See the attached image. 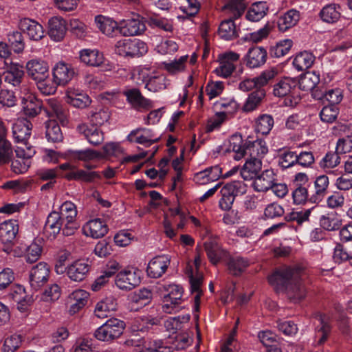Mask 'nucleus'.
<instances>
[{
  "label": "nucleus",
  "mask_w": 352,
  "mask_h": 352,
  "mask_svg": "<svg viewBox=\"0 0 352 352\" xmlns=\"http://www.w3.org/2000/svg\"><path fill=\"white\" fill-rule=\"evenodd\" d=\"M302 270L300 267H283L268 277V281L276 292H283L296 303L305 298L306 289L301 280Z\"/></svg>",
  "instance_id": "obj_1"
},
{
  "label": "nucleus",
  "mask_w": 352,
  "mask_h": 352,
  "mask_svg": "<svg viewBox=\"0 0 352 352\" xmlns=\"http://www.w3.org/2000/svg\"><path fill=\"white\" fill-rule=\"evenodd\" d=\"M43 109L50 118L56 117L61 123L67 120V110L56 100L48 99L45 105L42 100L34 96H29L24 102L23 111L25 116L34 118Z\"/></svg>",
  "instance_id": "obj_2"
},
{
  "label": "nucleus",
  "mask_w": 352,
  "mask_h": 352,
  "mask_svg": "<svg viewBox=\"0 0 352 352\" xmlns=\"http://www.w3.org/2000/svg\"><path fill=\"white\" fill-rule=\"evenodd\" d=\"M247 191V185L242 181H232L226 184L221 190L222 197L219 200V207L226 211L232 208L235 197L243 195Z\"/></svg>",
  "instance_id": "obj_3"
},
{
  "label": "nucleus",
  "mask_w": 352,
  "mask_h": 352,
  "mask_svg": "<svg viewBox=\"0 0 352 352\" xmlns=\"http://www.w3.org/2000/svg\"><path fill=\"white\" fill-rule=\"evenodd\" d=\"M115 51L120 56L139 57L147 52V45L138 39L124 38L117 41Z\"/></svg>",
  "instance_id": "obj_4"
},
{
  "label": "nucleus",
  "mask_w": 352,
  "mask_h": 352,
  "mask_svg": "<svg viewBox=\"0 0 352 352\" xmlns=\"http://www.w3.org/2000/svg\"><path fill=\"white\" fill-rule=\"evenodd\" d=\"M298 83L296 80L290 78H284L274 86V94L278 97H285V104L289 106H295L300 99L293 96Z\"/></svg>",
  "instance_id": "obj_5"
},
{
  "label": "nucleus",
  "mask_w": 352,
  "mask_h": 352,
  "mask_svg": "<svg viewBox=\"0 0 352 352\" xmlns=\"http://www.w3.org/2000/svg\"><path fill=\"white\" fill-rule=\"evenodd\" d=\"M141 282L140 272L133 267L120 271L116 276V286L122 290H131Z\"/></svg>",
  "instance_id": "obj_6"
},
{
  "label": "nucleus",
  "mask_w": 352,
  "mask_h": 352,
  "mask_svg": "<svg viewBox=\"0 0 352 352\" xmlns=\"http://www.w3.org/2000/svg\"><path fill=\"white\" fill-rule=\"evenodd\" d=\"M277 74L275 68L263 71L258 76L252 79H245L240 82L239 89L243 91H249L253 89H257L267 85Z\"/></svg>",
  "instance_id": "obj_7"
},
{
  "label": "nucleus",
  "mask_w": 352,
  "mask_h": 352,
  "mask_svg": "<svg viewBox=\"0 0 352 352\" xmlns=\"http://www.w3.org/2000/svg\"><path fill=\"white\" fill-rule=\"evenodd\" d=\"M143 19L136 14L131 19L120 22V34L124 36H132L142 34L146 30Z\"/></svg>",
  "instance_id": "obj_8"
},
{
  "label": "nucleus",
  "mask_w": 352,
  "mask_h": 352,
  "mask_svg": "<svg viewBox=\"0 0 352 352\" xmlns=\"http://www.w3.org/2000/svg\"><path fill=\"white\" fill-rule=\"evenodd\" d=\"M267 152L268 148L266 143L261 139L256 138L254 140L249 135L245 140L244 157L248 155V157L261 160Z\"/></svg>",
  "instance_id": "obj_9"
},
{
  "label": "nucleus",
  "mask_w": 352,
  "mask_h": 352,
  "mask_svg": "<svg viewBox=\"0 0 352 352\" xmlns=\"http://www.w3.org/2000/svg\"><path fill=\"white\" fill-rule=\"evenodd\" d=\"M239 59V54L233 52L219 55V66L215 69V73L223 78L229 77L236 68L234 63Z\"/></svg>",
  "instance_id": "obj_10"
},
{
  "label": "nucleus",
  "mask_w": 352,
  "mask_h": 352,
  "mask_svg": "<svg viewBox=\"0 0 352 352\" xmlns=\"http://www.w3.org/2000/svg\"><path fill=\"white\" fill-rule=\"evenodd\" d=\"M25 69L28 76L33 80H41L50 76L47 62L41 59H32L26 63Z\"/></svg>",
  "instance_id": "obj_11"
},
{
  "label": "nucleus",
  "mask_w": 352,
  "mask_h": 352,
  "mask_svg": "<svg viewBox=\"0 0 352 352\" xmlns=\"http://www.w3.org/2000/svg\"><path fill=\"white\" fill-rule=\"evenodd\" d=\"M50 275V268L46 263L41 262L33 267L30 273V283L31 287L38 290L47 281Z\"/></svg>",
  "instance_id": "obj_12"
},
{
  "label": "nucleus",
  "mask_w": 352,
  "mask_h": 352,
  "mask_svg": "<svg viewBox=\"0 0 352 352\" xmlns=\"http://www.w3.org/2000/svg\"><path fill=\"white\" fill-rule=\"evenodd\" d=\"M319 321L315 329L314 342L316 345H323L328 340L332 329L331 324V318L326 314H319L317 316Z\"/></svg>",
  "instance_id": "obj_13"
},
{
  "label": "nucleus",
  "mask_w": 352,
  "mask_h": 352,
  "mask_svg": "<svg viewBox=\"0 0 352 352\" xmlns=\"http://www.w3.org/2000/svg\"><path fill=\"white\" fill-rule=\"evenodd\" d=\"M18 27L31 40L39 41L45 36L43 26L35 20L23 18L19 21Z\"/></svg>",
  "instance_id": "obj_14"
},
{
  "label": "nucleus",
  "mask_w": 352,
  "mask_h": 352,
  "mask_svg": "<svg viewBox=\"0 0 352 352\" xmlns=\"http://www.w3.org/2000/svg\"><path fill=\"white\" fill-rule=\"evenodd\" d=\"M5 64L6 67L3 74L5 82L14 87H19L24 76L23 67L12 63L10 59L6 60Z\"/></svg>",
  "instance_id": "obj_15"
},
{
  "label": "nucleus",
  "mask_w": 352,
  "mask_h": 352,
  "mask_svg": "<svg viewBox=\"0 0 352 352\" xmlns=\"http://www.w3.org/2000/svg\"><path fill=\"white\" fill-rule=\"evenodd\" d=\"M90 270L91 265L87 261L76 260L67 267L66 273L72 280L81 282L86 278Z\"/></svg>",
  "instance_id": "obj_16"
},
{
  "label": "nucleus",
  "mask_w": 352,
  "mask_h": 352,
  "mask_svg": "<svg viewBox=\"0 0 352 352\" xmlns=\"http://www.w3.org/2000/svg\"><path fill=\"white\" fill-rule=\"evenodd\" d=\"M170 263L168 255H160L154 257L148 264L147 274L153 278L161 277L167 270Z\"/></svg>",
  "instance_id": "obj_17"
},
{
  "label": "nucleus",
  "mask_w": 352,
  "mask_h": 352,
  "mask_svg": "<svg viewBox=\"0 0 352 352\" xmlns=\"http://www.w3.org/2000/svg\"><path fill=\"white\" fill-rule=\"evenodd\" d=\"M52 74L55 84L64 86L74 78L75 71L70 65L59 62L54 66Z\"/></svg>",
  "instance_id": "obj_18"
},
{
  "label": "nucleus",
  "mask_w": 352,
  "mask_h": 352,
  "mask_svg": "<svg viewBox=\"0 0 352 352\" xmlns=\"http://www.w3.org/2000/svg\"><path fill=\"white\" fill-rule=\"evenodd\" d=\"M267 52L263 47H250L245 58V63L247 67L254 69L263 65L267 60Z\"/></svg>",
  "instance_id": "obj_19"
},
{
  "label": "nucleus",
  "mask_w": 352,
  "mask_h": 352,
  "mask_svg": "<svg viewBox=\"0 0 352 352\" xmlns=\"http://www.w3.org/2000/svg\"><path fill=\"white\" fill-rule=\"evenodd\" d=\"M32 124L27 119H18L12 126V134L14 140L19 143H28L31 135Z\"/></svg>",
  "instance_id": "obj_20"
},
{
  "label": "nucleus",
  "mask_w": 352,
  "mask_h": 352,
  "mask_svg": "<svg viewBox=\"0 0 352 352\" xmlns=\"http://www.w3.org/2000/svg\"><path fill=\"white\" fill-rule=\"evenodd\" d=\"M164 289L168 294L164 296V302L166 303L163 305L162 308L164 312L170 314L173 308L170 306V304L174 306L180 304L183 289L179 285L175 284L165 285Z\"/></svg>",
  "instance_id": "obj_21"
},
{
  "label": "nucleus",
  "mask_w": 352,
  "mask_h": 352,
  "mask_svg": "<svg viewBox=\"0 0 352 352\" xmlns=\"http://www.w3.org/2000/svg\"><path fill=\"white\" fill-rule=\"evenodd\" d=\"M123 95L128 102L136 109H148L152 107V102L143 96L138 88L127 89L123 91Z\"/></svg>",
  "instance_id": "obj_22"
},
{
  "label": "nucleus",
  "mask_w": 352,
  "mask_h": 352,
  "mask_svg": "<svg viewBox=\"0 0 352 352\" xmlns=\"http://www.w3.org/2000/svg\"><path fill=\"white\" fill-rule=\"evenodd\" d=\"M109 230L108 226L101 219H94L87 222L82 227L83 233L94 239L103 237Z\"/></svg>",
  "instance_id": "obj_23"
},
{
  "label": "nucleus",
  "mask_w": 352,
  "mask_h": 352,
  "mask_svg": "<svg viewBox=\"0 0 352 352\" xmlns=\"http://www.w3.org/2000/svg\"><path fill=\"white\" fill-rule=\"evenodd\" d=\"M63 221L57 211H52L48 214L44 226V232L48 239L53 240L57 236L61 231Z\"/></svg>",
  "instance_id": "obj_24"
},
{
  "label": "nucleus",
  "mask_w": 352,
  "mask_h": 352,
  "mask_svg": "<svg viewBox=\"0 0 352 352\" xmlns=\"http://www.w3.org/2000/svg\"><path fill=\"white\" fill-rule=\"evenodd\" d=\"M19 231V225L15 220L5 221L0 224V243L12 244Z\"/></svg>",
  "instance_id": "obj_25"
},
{
  "label": "nucleus",
  "mask_w": 352,
  "mask_h": 352,
  "mask_svg": "<svg viewBox=\"0 0 352 352\" xmlns=\"http://www.w3.org/2000/svg\"><path fill=\"white\" fill-rule=\"evenodd\" d=\"M66 21L60 18L54 16L48 21V35L54 41H60L67 32Z\"/></svg>",
  "instance_id": "obj_26"
},
{
  "label": "nucleus",
  "mask_w": 352,
  "mask_h": 352,
  "mask_svg": "<svg viewBox=\"0 0 352 352\" xmlns=\"http://www.w3.org/2000/svg\"><path fill=\"white\" fill-rule=\"evenodd\" d=\"M77 131L85 136L89 144L94 146H98L104 141L103 132L95 126H88L85 124H81L77 126Z\"/></svg>",
  "instance_id": "obj_27"
},
{
  "label": "nucleus",
  "mask_w": 352,
  "mask_h": 352,
  "mask_svg": "<svg viewBox=\"0 0 352 352\" xmlns=\"http://www.w3.org/2000/svg\"><path fill=\"white\" fill-rule=\"evenodd\" d=\"M276 175L272 169H267L254 177L253 187L257 192H265L272 188L276 181Z\"/></svg>",
  "instance_id": "obj_28"
},
{
  "label": "nucleus",
  "mask_w": 352,
  "mask_h": 352,
  "mask_svg": "<svg viewBox=\"0 0 352 352\" xmlns=\"http://www.w3.org/2000/svg\"><path fill=\"white\" fill-rule=\"evenodd\" d=\"M80 61L90 67H102L105 58L102 52L96 49H84L80 51Z\"/></svg>",
  "instance_id": "obj_29"
},
{
  "label": "nucleus",
  "mask_w": 352,
  "mask_h": 352,
  "mask_svg": "<svg viewBox=\"0 0 352 352\" xmlns=\"http://www.w3.org/2000/svg\"><path fill=\"white\" fill-rule=\"evenodd\" d=\"M95 22L98 29L108 36L113 37L120 33V24L113 19L102 15L95 17Z\"/></svg>",
  "instance_id": "obj_30"
},
{
  "label": "nucleus",
  "mask_w": 352,
  "mask_h": 352,
  "mask_svg": "<svg viewBox=\"0 0 352 352\" xmlns=\"http://www.w3.org/2000/svg\"><path fill=\"white\" fill-rule=\"evenodd\" d=\"M12 156L10 142L6 140V129L0 121V166L8 163Z\"/></svg>",
  "instance_id": "obj_31"
},
{
  "label": "nucleus",
  "mask_w": 352,
  "mask_h": 352,
  "mask_svg": "<svg viewBox=\"0 0 352 352\" xmlns=\"http://www.w3.org/2000/svg\"><path fill=\"white\" fill-rule=\"evenodd\" d=\"M329 185V177L325 175H320L316 177L314 182L315 192L309 197L311 203H319L327 194Z\"/></svg>",
  "instance_id": "obj_32"
},
{
  "label": "nucleus",
  "mask_w": 352,
  "mask_h": 352,
  "mask_svg": "<svg viewBox=\"0 0 352 352\" xmlns=\"http://www.w3.org/2000/svg\"><path fill=\"white\" fill-rule=\"evenodd\" d=\"M318 15L324 23L334 24L341 17L340 6L336 3L327 4L321 9Z\"/></svg>",
  "instance_id": "obj_33"
},
{
  "label": "nucleus",
  "mask_w": 352,
  "mask_h": 352,
  "mask_svg": "<svg viewBox=\"0 0 352 352\" xmlns=\"http://www.w3.org/2000/svg\"><path fill=\"white\" fill-rule=\"evenodd\" d=\"M204 248L209 261L213 265H217L222 258L228 256V252L212 240L206 241Z\"/></svg>",
  "instance_id": "obj_34"
},
{
  "label": "nucleus",
  "mask_w": 352,
  "mask_h": 352,
  "mask_svg": "<svg viewBox=\"0 0 352 352\" xmlns=\"http://www.w3.org/2000/svg\"><path fill=\"white\" fill-rule=\"evenodd\" d=\"M261 167V160L248 157L241 170V175L245 180L253 179L259 173Z\"/></svg>",
  "instance_id": "obj_35"
},
{
  "label": "nucleus",
  "mask_w": 352,
  "mask_h": 352,
  "mask_svg": "<svg viewBox=\"0 0 352 352\" xmlns=\"http://www.w3.org/2000/svg\"><path fill=\"white\" fill-rule=\"evenodd\" d=\"M89 294L82 289H78L72 292L69 296L70 314H74L83 308L87 303Z\"/></svg>",
  "instance_id": "obj_36"
},
{
  "label": "nucleus",
  "mask_w": 352,
  "mask_h": 352,
  "mask_svg": "<svg viewBox=\"0 0 352 352\" xmlns=\"http://www.w3.org/2000/svg\"><path fill=\"white\" fill-rule=\"evenodd\" d=\"M299 19V12L293 9L289 10L278 18L277 21L278 28L280 31L285 32L296 25Z\"/></svg>",
  "instance_id": "obj_37"
},
{
  "label": "nucleus",
  "mask_w": 352,
  "mask_h": 352,
  "mask_svg": "<svg viewBox=\"0 0 352 352\" xmlns=\"http://www.w3.org/2000/svg\"><path fill=\"white\" fill-rule=\"evenodd\" d=\"M66 102L74 107L83 109L90 104L91 100L86 94L78 91H69L66 96Z\"/></svg>",
  "instance_id": "obj_38"
},
{
  "label": "nucleus",
  "mask_w": 352,
  "mask_h": 352,
  "mask_svg": "<svg viewBox=\"0 0 352 352\" xmlns=\"http://www.w3.org/2000/svg\"><path fill=\"white\" fill-rule=\"evenodd\" d=\"M268 10L267 2H255L249 8L246 14V19L251 21H258L267 14Z\"/></svg>",
  "instance_id": "obj_39"
},
{
  "label": "nucleus",
  "mask_w": 352,
  "mask_h": 352,
  "mask_svg": "<svg viewBox=\"0 0 352 352\" xmlns=\"http://www.w3.org/2000/svg\"><path fill=\"white\" fill-rule=\"evenodd\" d=\"M320 82V75L315 72H308L301 75L297 83L299 88L303 91H314L316 85Z\"/></svg>",
  "instance_id": "obj_40"
},
{
  "label": "nucleus",
  "mask_w": 352,
  "mask_h": 352,
  "mask_svg": "<svg viewBox=\"0 0 352 352\" xmlns=\"http://www.w3.org/2000/svg\"><path fill=\"white\" fill-rule=\"evenodd\" d=\"M45 136L49 142H60L63 139V133L58 124L54 120L45 122Z\"/></svg>",
  "instance_id": "obj_41"
},
{
  "label": "nucleus",
  "mask_w": 352,
  "mask_h": 352,
  "mask_svg": "<svg viewBox=\"0 0 352 352\" xmlns=\"http://www.w3.org/2000/svg\"><path fill=\"white\" fill-rule=\"evenodd\" d=\"M234 19L230 18L221 23L219 27V34L221 38L225 40H232L238 36Z\"/></svg>",
  "instance_id": "obj_42"
},
{
  "label": "nucleus",
  "mask_w": 352,
  "mask_h": 352,
  "mask_svg": "<svg viewBox=\"0 0 352 352\" xmlns=\"http://www.w3.org/2000/svg\"><path fill=\"white\" fill-rule=\"evenodd\" d=\"M103 325L113 340L118 338L125 328L124 321L114 318L109 319Z\"/></svg>",
  "instance_id": "obj_43"
},
{
  "label": "nucleus",
  "mask_w": 352,
  "mask_h": 352,
  "mask_svg": "<svg viewBox=\"0 0 352 352\" xmlns=\"http://www.w3.org/2000/svg\"><path fill=\"white\" fill-rule=\"evenodd\" d=\"M265 96V91L263 87L258 88L252 91L248 96L244 106L245 111L254 110L261 103Z\"/></svg>",
  "instance_id": "obj_44"
},
{
  "label": "nucleus",
  "mask_w": 352,
  "mask_h": 352,
  "mask_svg": "<svg viewBox=\"0 0 352 352\" xmlns=\"http://www.w3.org/2000/svg\"><path fill=\"white\" fill-rule=\"evenodd\" d=\"M229 273L234 276L240 275L249 265L248 259L240 256L231 257L228 263Z\"/></svg>",
  "instance_id": "obj_45"
},
{
  "label": "nucleus",
  "mask_w": 352,
  "mask_h": 352,
  "mask_svg": "<svg viewBox=\"0 0 352 352\" xmlns=\"http://www.w3.org/2000/svg\"><path fill=\"white\" fill-rule=\"evenodd\" d=\"M167 80L164 75L151 76L146 80L145 88L149 91L158 92L167 87Z\"/></svg>",
  "instance_id": "obj_46"
},
{
  "label": "nucleus",
  "mask_w": 352,
  "mask_h": 352,
  "mask_svg": "<svg viewBox=\"0 0 352 352\" xmlns=\"http://www.w3.org/2000/svg\"><path fill=\"white\" fill-rule=\"evenodd\" d=\"M116 304L113 298H107L104 300L100 301L96 304L94 314L98 318H105L108 317V314L111 310L116 309Z\"/></svg>",
  "instance_id": "obj_47"
},
{
  "label": "nucleus",
  "mask_w": 352,
  "mask_h": 352,
  "mask_svg": "<svg viewBox=\"0 0 352 352\" xmlns=\"http://www.w3.org/2000/svg\"><path fill=\"white\" fill-rule=\"evenodd\" d=\"M8 41L15 53L22 52L25 47V43L21 32L13 30L7 35Z\"/></svg>",
  "instance_id": "obj_48"
},
{
  "label": "nucleus",
  "mask_w": 352,
  "mask_h": 352,
  "mask_svg": "<svg viewBox=\"0 0 352 352\" xmlns=\"http://www.w3.org/2000/svg\"><path fill=\"white\" fill-rule=\"evenodd\" d=\"M314 61L312 54L303 52L298 54L293 60V65L298 71H303L311 67Z\"/></svg>",
  "instance_id": "obj_49"
},
{
  "label": "nucleus",
  "mask_w": 352,
  "mask_h": 352,
  "mask_svg": "<svg viewBox=\"0 0 352 352\" xmlns=\"http://www.w3.org/2000/svg\"><path fill=\"white\" fill-rule=\"evenodd\" d=\"M230 149L234 152V159L239 160L244 157L245 142L240 134H234L230 139Z\"/></svg>",
  "instance_id": "obj_50"
},
{
  "label": "nucleus",
  "mask_w": 352,
  "mask_h": 352,
  "mask_svg": "<svg viewBox=\"0 0 352 352\" xmlns=\"http://www.w3.org/2000/svg\"><path fill=\"white\" fill-rule=\"evenodd\" d=\"M246 8L245 0H230L224 6L223 10H228L232 15V19L239 18Z\"/></svg>",
  "instance_id": "obj_51"
},
{
  "label": "nucleus",
  "mask_w": 352,
  "mask_h": 352,
  "mask_svg": "<svg viewBox=\"0 0 352 352\" xmlns=\"http://www.w3.org/2000/svg\"><path fill=\"white\" fill-rule=\"evenodd\" d=\"M278 163L283 169H286L296 164L297 153L285 150L278 155Z\"/></svg>",
  "instance_id": "obj_52"
},
{
  "label": "nucleus",
  "mask_w": 352,
  "mask_h": 352,
  "mask_svg": "<svg viewBox=\"0 0 352 352\" xmlns=\"http://www.w3.org/2000/svg\"><path fill=\"white\" fill-rule=\"evenodd\" d=\"M274 126V119L270 115H261L256 122V131L262 135H267Z\"/></svg>",
  "instance_id": "obj_53"
},
{
  "label": "nucleus",
  "mask_w": 352,
  "mask_h": 352,
  "mask_svg": "<svg viewBox=\"0 0 352 352\" xmlns=\"http://www.w3.org/2000/svg\"><path fill=\"white\" fill-rule=\"evenodd\" d=\"M293 42L290 39H285L277 43L276 45L272 46L270 49V56L274 58L282 57L289 52Z\"/></svg>",
  "instance_id": "obj_54"
},
{
  "label": "nucleus",
  "mask_w": 352,
  "mask_h": 352,
  "mask_svg": "<svg viewBox=\"0 0 352 352\" xmlns=\"http://www.w3.org/2000/svg\"><path fill=\"white\" fill-rule=\"evenodd\" d=\"M69 153L72 157L75 160L81 161H89L94 159L99 158L100 154L92 149H85V150H71Z\"/></svg>",
  "instance_id": "obj_55"
},
{
  "label": "nucleus",
  "mask_w": 352,
  "mask_h": 352,
  "mask_svg": "<svg viewBox=\"0 0 352 352\" xmlns=\"http://www.w3.org/2000/svg\"><path fill=\"white\" fill-rule=\"evenodd\" d=\"M339 108L336 105H326L320 112V120L323 122L332 123L338 118Z\"/></svg>",
  "instance_id": "obj_56"
},
{
  "label": "nucleus",
  "mask_w": 352,
  "mask_h": 352,
  "mask_svg": "<svg viewBox=\"0 0 352 352\" xmlns=\"http://www.w3.org/2000/svg\"><path fill=\"white\" fill-rule=\"evenodd\" d=\"M58 214L63 220L76 219L78 214L76 205L72 201H65L60 207Z\"/></svg>",
  "instance_id": "obj_57"
},
{
  "label": "nucleus",
  "mask_w": 352,
  "mask_h": 352,
  "mask_svg": "<svg viewBox=\"0 0 352 352\" xmlns=\"http://www.w3.org/2000/svg\"><path fill=\"white\" fill-rule=\"evenodd\" d=\"M322 228L329 231L339 230L342 226V221L334 215H323L320 219Z\"/></svg>",
  "instance_id": "obj_58"
},
{
  "label": "nucleus",
  "mask_w": 352,
  "mask_h": 352,
  "mask_svg": "<svg viewBox=\"0 0 352 352\" xmlns=\"http://www.w3.org/2000/svg\"><path fill=\"white\" fill-rule=\"evenodd\" d=\"M140 352H173L172 347L165 344L162 340H151L145 349Z\"/></svg>",
  "instance_id": "obj_59"
},
{
  "label": "nucleus",
  "mask_w": 352,
  "mask_h": 352,
  "mask_svg": "<svg viewBox=\"0 0 352 352\" xmlns=\"http://www.w3.org/2000/svg\"><path fill=\"white\" fill-rule=\"evenodd\" d=\"M152 292L146 288H143L135 292L132 297V302L144 306L148 304L152 299Z\"/></svg>",
  "instance_id": "obj_60"
},
{
  "label": "nucleus",
  "mask_w": 352,
  "mask_h": 352,
  "mask_svg": "<svg viewBox=\"0 0 352 352\" xmlns=\"http://www.w3.org/2000/svg\"><path fill=\"white\" fill-rule=\"evenodd\" d=\"M22 338L20 335L13 334L5 339L3 350V352H14L21 345Z\"/></svg>",
  "instance_id": "obj_61"
},
{
  "label": "nucleus",
  "mask_w": 352,
  "mask_h": 352,
  "mask_svg": "<svg viewBox=\"0 0 352 352\" xmlns=\"http://www.w3.org/2000/svg\"><path fill=\"white\" fill-rule=\"evenodd\" d=\"M35 82L40 91L46 96L54 94L56 91L57 86L58 85L55 84L54 81L52 82V80L50 78V76L47 77V78L36 80Z\"/></svg>",
  "instance_id": "obj_62"
},
{
  "label": "nucleus",
  "mask_w": 352,
  "mask_h": 352,
  "mask_svg": "<svg viewBox=\"0 0 352 352\" xmlns=\"http://www.w3.org/2000/svg\"><path fill=\"white\" fill-rule=\"evenodd\" d=\"M337 151L335 152H328L320 163L322 168H333L340 163V157Z\"/></svg>",
  "instance_id": "obj_63"
},
{
  "label": "nucleus",
  "mask_w": 352,
  "mask_h": 352,
  "mask_svg": "<svg viewBox=\"0 0 352 352\" xmlns=\"http://www.w3.org/2000/svg\"><path fill=\"white\" fill-rule=\"evenodd\" d=\"M90 122L95 125H102L110 118V113L107 109H100L98 111H91L89 116Z\"/></svg>",
  "instance_id": "obj_64"
}]
</instances>
